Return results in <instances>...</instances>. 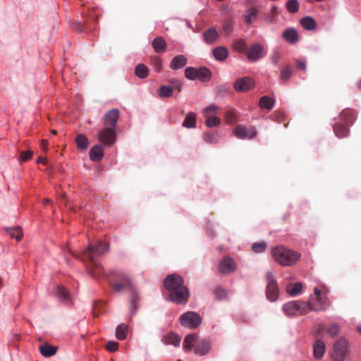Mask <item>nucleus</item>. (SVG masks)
<instances>
[{"label": "nucleus", "instance_id": "7c9ffc66", "mask_svg": "<svg viewBox=\"0 0 361 361\" xmlns=\"http://www.w3.org/2000/svg\"><path fill=\"white\" fill-rule=\"evenodd\" d=\"M300 24L302 27L307 30H314L317 27V23L314 19L310 16H306L300 20Z\"/></svg>", "mask_w": 361, "mask_h": 361}, {"label": "nucleus", "instance_id": "bf43d9fd", "mask_svg": "<svg viewBox=\"0 0 361 361\" xmlns=\"http://www.w3.org/2000/svg\"><path fill=\"white\" fill-rule=\"evenodd\" d=\"M223 29L226 35H228L233 30L232 23L231 22H226L224 24Z\"/></svg>", "mask_w": 361, "mask_h": 361}, {"label": "nucleus", "instance_id": "5fc2aeb1", "mask_svg": "<svg viewBox=\"0 0 361 361\" xmlns=\"http://www.w3.org/2000/svg\"><path fill=\"white\" fill-rule=\"evenodd\" d=\"M214 294L218 300H224L226 298V291L221 287L215 289Z\"/></svg>", "mask_w": 361, "mask_h": 361}, {"label": "nucleus", "instance_id": "f3484780", "mask_svg": "<svg viewBox=\"0 0 361 361\" xmlns=\"http://www.w3.org/2000/svg\"><path fill=\"white\" fill-rule=\"evenodd\" d=\"M211 346L210 341L204 338L197 342L195 346L194 352L196 355L202 356L209 353Z\"/></svg>", "mask_w": 361, "mask_h": 361}, {"label": "nucleus", "instance_id": "2f4dec72", "mask_svg": "<svg viewBox=\"0 0 361 361\" xmlns=\"http://www.w3.org/2000/svg\"><path fill=\"white\" fill-rule=\"evenodd\" d=\"M56 296L61 300L66 302L69 300L68 291L61 285H57L55 290Z\"/></svg>", "mask_w": 361, "mask_h": 361}, {"label": "nucleus", "instance_id": "dca6fc26", "mask_svg": "<svg viewBox=\"0 0 361 361\" xmlns=\"http://www.w3.org/2000/svg\"><path fill=\"white\" fill-rule=\"evenodd\" d=\"M330 306V302L326 294L319 295L316 298L315 303L311 305V310L315 312H323L326 310Z\"/></svg>", "mask_w": 361, "mask_h": 361}, {"label": "nucleus", "instance_id": "0e129e2a", "mask_svg": "<svg viewBox=\"0 0 361 361\" xmlns=\"http://www.w3.org/2000/svg\"><path fill=\"white\" fill-rule=\"evenodd\" d=\"M90 20H94V21L97 20V17H96V16H92V17L90 18V19H88V20H85L83 23H84V25L85 26V27H86V28H87V27H91V26H90Z\"/></svg>", "mask_w": 361, "mask_h": 361}, {"label": "nucleus", "instance_id": "473e14b6", "mask_svg": "<svg viewBox=\"0 0 361 361\" xmlns=\"http://www.w3.org/2000/svg\"><path fill=\"white\" fill-rule=\"evenodd\" d=\"M213 55L217 61H224L228 56L227 49L224 47H219L213 50Z\"/></svg>", "mask_w": 361, "mask_h": 361}, {"label": "nucleus", "instance_id": "ddd939ff", "mask_svg": "<svg viewBox=\"0 0 361 361\" xmlns=\"http://www.w3.org/2000/svg\"><path fill=\"white\" fill-rule=\"evenodd\" d=\"M119 117V111L117 109H112L107 111L103 118L104 126L111 127L115 129Z\"/></svg>", "mask_w": 361, "mask_h": 361}, {"label": "nucleus", "instance_id": "680f3d73", "mask_svg": "<svg viewBox=\"0 0 361 361\" xmlns=\"http://www.w3.org/2000/svg\"><path fill=\"white\" fill-rule=\"evenodd\" d=\"M296 67L298 70H305L306 63L302 60H298L296 62Z\"/></svg>", "mask_w": 361, "mask_h": 361}, {"label": "nucleus", "instance_id": "423d86ee", "mask_svg": "<svg viewBox=\"0 0 361 361\" xmlns=\"http://www.w3.org/2000/svg\"><path fill=\"white\" fill-rule=\"evenodd\" d=\"M267 282L266 296L270 302H275L279 297V287L274 275L271 271H267L265 275Z\"/></svg>", "mask_w": 361, "mask_h": 361}, {"label": "nucleus", "instance_id": "13d9d810", "mask_svg": "<svg viewBox=\"0 0 361 361\" xmlns=\"http://www.w3.org/2000/svg\"><path fill=\"white\" fill-rule=\"evenodd\" d=\"M281 59V55L278 51H274L271 56V62L274 64H277Z\"/></svg>", "mask_w": 361, "mask_h": 361}, {"label": "nucleus", "instance_id": "c756f323", "mask_svg": "<svg viewBox=\"0 0 361 361\" xmlns=\"http://www.w3.org/2000/svg\"><path fill=\"white\" fill-rule=\"evenodd\" d=\"M198 335L197 334H190L187 335L183 341V349L185 351L191 350L194 347V343L197 341Z\"/></svg>", "mask_w": 361, "mask_h": 361}, {"label": "nucleus", "instance_id": "a19ab883", "mask_svg": "<svg viewBox=\"0 0 361 361\" xmlns=\"http://www.w3.org/2000/svg\"><path fill=\"white\" fill-rule=\"evenodd\" d=\"M7 233L12 238H15L18 241H19L23 236L22 230L18 226L7 228Z\"/></svg>", "mask_w": 361, "mask_h": 361}, {"label": "nucleus", "instance_id": "69168bd1", "mask_svg": "<svg viewBox=\"0 0 361 361\" xmlns=\"http://www.w3.org/2000/svg\"><path fill=\"white\" fill-rule=\"evenodd\" d=\"M41 147L44 151L47 150L48 148V141L46 140H43L41 142Z\"/></svg>", "mask_w": 361, "mask_h": 361}, {"label": "nucleus", "instance_id": "aec40b11", "mask_svg": "<svg viewBox=\"0 0 361 361\" xmlns=\"http://www.w3.org/2000/svg\"><path fill=\"white\" fill-rule=\"evenodd\" d=\"M203 38L207 44H212L219 38V33L214 27H210L204 32Z\"/></svg>", "mask_w": 361, "mask_h": 361}, {"label": "nucleus", "instance_id": "1a4fd4ad", "mask_svg": "<svg viewBox=\"0 0 361 361\" xmlns=\"http://www.w3.org/2000/svg\"><path fill=\"white\" fill-rule=\"evenodd\" d=\"M116 139V130L114 128L104 126V128L99 131V140L106 145H113Z\"/></svg>", "mask_w": 361, "mask_h": 361}, {"label": "nucleus", "instance_id": "f8f14e48", "mask_svg": "<svg viewBox=\"0 0 361 361\" xmlns=\"http://www.w3.org/2000/svg\"><path fill=\"white\" fill-rule=\"evenodd\" d=\"M233 133L238 138L240 139H251L257 135V131L252 126L246 128L240 125L235 127V128L233 130Z\"/></svg>", "mask_w": 361, "mask_h": 361}, {"label": "nucleus", "instance_id": "ea45409f", "mask_svg": "<svg viewBox=\"0 0 361 361\" xmlns=\"http://www.w3.org/2000/svg\"><path fill=\"white\" fill-rule=\"evenodd\" d=\"M292 76V68L290 65H286L280 71V79L283 81H288Z\"/></svg>", "mask_w": 361, "mask_h": 361}, {"label": "nucleus", "instance_id": "864d4df0", "mask_svg": "<svg viewBox=\"0 0 361 361\" xmlns=\"http://www.w3.org/2000/svg\"><path fill=\"white\" fill-rule=\"evenodd\" d=\"M267 248V244L264 242L254 243L252 245V249L255 252L260 253L265 251Z\"/></svg>", "mask_w": 361, "mask_h": 361}, {"label": "nucleus", "instance_id": "6ab92c4d", "mask_svg": "<svg viewBox=\"0 0 361 361\" xmlns=\"http://www.w3.org/2000/svg\"><path fill=\"white\" fill-rule=\"evenodd\" d=\"M181 337L174 332H170L164 335L161 339V341L165 344H171L175 347H178L180 345Z\"/></svg>", "mask_w": 361, "mask_h": 361}, {"label": "nucleus", "instance_id": "a18cd8bd", "mask_svg": "<svg viewBox=\"0 0 361 361\" xmlns=\"http://www.w3.org/2000/svg\"><path fill=\"white\" fill-rule=\"evenodd\" d=\"M287 10L291 13H295L299 10V2L298 0H289L286 3Z\"/></svg>", "mask_w": 361, "mask_h": 361}, {"label": "nucleus", "instance_id": "e433bc0d", "mask_svg": "<svg viewBox=\"0 0 361 361\" xmlns=\"http://www.w3.org/2000/svg\"><path fill=\"white\" fill-rule=\"evenodd\" d=\"M128 334V326L122 324L117 326L116 331V336L118 339L122 341L124 340Z\"/></svg>", "mask_w": 361, "mask_h": 361}, {"label": "nucleus", "instance_id": "2eb2a0df", "mask_svg": "<svg viewBox=\"0 0 361 361\" xmlns=\"http://www.w3.org/2000/svg\"><path fill=\"white\" fill-rule=\"evenodd\" d=\"M90 274L94 278L99 277L104 273V269L102 265L96 260H82Z\"/></svg>", "mask_w": 361, "mask_h": 361}, {"label": "nucleus", "instance_id": "58836bf2", "mask_svg": "<svg viewBox=\"0 0 361 361\" xmlns=\"http://www.w3.org/2000/svg\"><path fill=\"white\" fill-rule=\"evenodd\" d=\"M302 288V285L300 283L289 284L286 288V291L290 295H295L301 291Z\"/></svg>", "mask_w": 361, "mask_h": 361}, {"label": "nucleus", "instance_id": "603ef678", "mask_svg": "<svg viewBox=\"0 0 361 361\" xmlns=\"http://www.w3.org/2000/svg\"><path fill=\"white\" fill-rule=\"evenodd\" d=\"M218 135L214 132L205 133L204 135V140L209 143L215 142L217 140Z\"/></svg>", "mask_w": 361, "mask_h": 361}, {"label": "nucleus", "instance_id": "79ce46f5", "mask_svg": "<svg viewBox=\"0 0 361 361\" xmlns=\"http://www.w3.org/2000/svg\"><path fill=\"white\" fill-rule=\"evenodd\" d=\"M173 92V87L169 85H162L159 87L158 94L161 97H170L172 96Z\"/></svg>", "mask_w": 361, "mask_h": 361}, {"label": "nucleus", "instance_id": "f257e3e1", "mask_svg": "<svg viewBox=\"0 0 361 361\" xmlns=\"http://www.w3.org/2000/svg\"><path fill=\"white\" fill-rule=\"evenodd\" d=\"M164 286L169 292V298L176 303H186L189 297L188 288L184 285V280L178 274L169 275L164 281Z\"/></svg>", "mask_w": 361, "mask_h": 361}, {"label": "nucleus", "instance_id": "6e6552de", "mask_svg": "<svg viewBox=\"0 0 361 361\" xmlns=\"http://www.w3.org/2000/svg\"><path fill=\"white\" fill-rule=\"evenodd\" d=\"M179 320L182 326L190 329L197 327L202 322L201 317L195 312H188L183 314Z\"/></svg>", "mask_w": 361, "mask_h": 361}, {"label": "nucleus", "instance_id": "39448f33", "mask_svg": "<svg viewBox=\"0 0 361 361\" xmlns=\"http://www.w3.org/2000/svg\"><path fill=\"white\" fill-rule=\"evenodd\" d=\"M109 250V245L98 241L95 245H89L87 250L82 252L81 260H95L94 257H100Z\"/></svg>", "mask_w": 361, "mask_h": 361}, {"label": "nucleus", "instance_id": "8fccbe9b", "mask_svg": "<svg viewBox=\"0 0 361 361\" xmlns=\"http://www.w3.org/2000/svg\"><path fill=\"white\" fill-rule=\"evenodd\" d=\"M18 161L20 162H25L30 159L33 156V152L31 150L20 151Z\"/></svg>", "mask_w": 361, "mask_h": 361}, {"label": "nucleus", "instance_id": "a211bd4d", "mask_svg": "<svg viewBox=\"0 0 361 361\" xmlns=\"http://www.w3.org/2000/svg\"><path fill=\"white\" fill-rule=\"evenodd\" d=\"M326 350L324 342L319 338H317L313 345V356L317 360H321Z\"/></svg>", "mask_w": 361, "mask_h": 361}, {"label": "nucleus", "instance_id": "7ed1b4c3", "mask_svg": "<svg viewBox=\"0 0 361 361\" xmlns=\"http://www.w3.org/2000/svg\"><path fill=\"white\" fill-rule=\"evenodd\" d=\"M271 255L275 261L281 266H293L300 259L301 255L283 246L272 249Z\"/></svg>", "mask_w": 361, "mask_h": 361}, {"label": "nucleus", "instance_id": "052dcab7", "mask_svg": "<svg viewBox=\"0 0 361 361\" xmlns=\"http://www.w3.org/2000/svg\"><path fill=\"white\" fill-rule=\"evenodd\" d=\"M152 63L157 71H160L161 68V59L158 57H156L152 59Z\"/></svg>", "mask_w": 361, "mask_h": 361}, {"label": "nucleus", "instance_id": "4d7b16f0", "mask_svg": "<svg viewBox=\"0 0 361 361\" xmlns=\"http://www.w3.org/2000/svg\"><path fill=\"white\" fill-rule=\"evenodd\" d=\"M226 119L228 123H233L237 121L236 115L234 111H228L226 113Z\"/></svg>", "mask_w": 361, "mask_h": 361}, {"label": "nucleus", "instance_id": "3c124183", "mask_svg": "<svg viewBox=\"0 0 361 361\" xmlns=\"http://www.w3.org/2000/svg\"><path fill=\"white\" fill-rule=\"evenodd\" d=\"M218 111H219V107L214 104H212V105L206 107L203 110V114H204V117H207V116H214L213 114L217 113Z\"/></svg>", "mask_w": 361, "mask_h": 361}, {"label": "nucleus", "instance_id": "c85d7f7f", "mask_svg": "<svg viewBox=\"0 0 361 361\" xmlns=\"http://www.w3.org/2000/svg\"><path fill=\"white\" fill-rule=\"evenodd\" d=\"M196 123L197 118L195 113L190 112L186 115L182 126L186 128H194L196 127Z\"/></svg>", "mask_w": 361, "mask_h": 361}, {"label": "nucleus", "instance_id": "9b49d317", "mask_svg": "<svg viewBox=\"0 0 361 361\" xmlns=\"http://www.w3.org/2000/svg\"><path fill=\"white\" fill-rule=\"evenodd\" d=\"M236 269L235 262L229 257H224L218 267V271L221 274H230Z\"/></svg>", "mask_w": 361, "mask_h": 361}, {"label": "nucleus", "instance_id": "e2e57ef3", "mask_svg": "<svg viewBox=\"0 0 361 361\" xmlns=\"http://www.w3.org/2000/svg\"><path fill=\"white\" fill-rule=\"evenodd\" d=\"M171 82L173 84V87L177 89L179 92L182 90V83L177 80H171Z\"/></svg>", "mask_w": 361, "mask_h": 361}, {"label": "nucleus", "instance_id": "412c9836", "mask_svg": "<svg viewBox=\"0 0 361 361\" xmlns=\"http://www.w3.org/2000/svg\"><path fill=\"white\" fill-rule=\"evenodd\" d=\"M104 157V148L100 145L93 146L90 150V158L93 161H99Z\"/></svg>", "mask_w": 361, "mask_h": 361}, {"label": "nucleus", "instance_id": "4c0bfd02", "mask_svg": "<svg viewBox=\"0 0 361 361\" xmlns=\"http://www.w3.org/2000/svg\"><path fill=\"white\" fill-rule=\"evenodd\" d=\"M148 73L149 70L147 67L142 63L138 64L135 69V75L140 78H147Z\"/></svg>", "mask_w": 361, "mask_h": 361}, {"label": "nucleus", "instance_id": "72a5a7b5", "mask_svg": "<svg viewBox=\"0 0 361 361\" xmlns=\"http://www.w3.org/2000/svg\"><path fill=\"white\" fill-rule=\"evenodd\" d=\"M75 142L78 149L85 151L89 146V140L87 137L83 134H79L75 138Z\"/></svg>", "mask_w": 361, "mask_h": 361}, {"label": "nucleus", "instance_id": "49530a36", "mask_svg": "<svg viewBox=\"0 0 361 361\" xmlns=\"http://www.w3.org/2000/svg\"><path fill=\"white\" fill-rule=\"evenodd\" d=\"M206 118V126L209 128L218 126L221 123V119L215 116H207Z\"/></svg>", "mask_w": 361, "mask_h": 361}, {"label": "nucleus", "instance_id": "37998d69", "mask_svg": "<svg viewBox=\"0 0 361 361\" xmlns=\"http://www.w3.org/2000/svg\"><path fill=\"white\" fill-rule=\"evenodd\" d=\"M278 17V11L276 6L274 5L271 7V11L265 15V20L270 23H274L276 22Z\"/></svg>", "mask_w": 361, "mask_h": 361}, {"label": "nucleus", "instance_id": "b1692460", "mask_svg": "<svg viewBox=\"0 0 361 361\" xmlns=\"http://www.w3.org/2000/svg\"><path fill=\"white\" fill-rule=\"evenodd\" d=\"M39 350L44 357H49L56 354L57 348L45 343L39 345Z\"/></svg>", "mask_w": 361, "mask_h": 361}, {"label": "nucleus", "instance_id": "393cba45", "mask_svg": "<svg viewBox=\"0 0 361 361\" xmlns=\"http://www.w3.org/2000/svg\"><path fill=\"white\" fill-rule=\"evenodd\" d=\"M283 37L290 44H295L298 41V35L294 28L286 29L283 32Z\"/></svg>", "mask_w": 361, "mask_h": 361}, {"label": "nucleus", "instance_id": "9d476101", "mask_svg": "<svg viewBox=\"0 0 361 361\" xmlns=\"http://www.w3.org/2000/svg\"><path fill=\"white\" fill-rule=\"evenodd\" d=\"M246 55L250 61H258L264 56V48L260 44L255 43L247 50Z\"/></svg>", "mask_w": 361, "mask_h": 361}, {"label": "nucleus", "instance_id": "338daca9", "mask_svg": "<svg viewBox=\"0 0 361 361\" xmlns=\"http://www.w3.org/2000/svg\"><path fill=\"white\" fill-rule=\"evenodd\" d=\"M217 90L219 92H228V90L227 88L224 86V85H220V86H218L217 87Z\"/></svg>", "mask_w": 361, "mask_h": 361}, {"label": "nucleus", "instance_id": "c9c22d12", "mask_svg": "<svg viewBox=\"0 0 361 361\" xmlns=\"http://www.w3.org/2000/svg\"><path fill=\"white\" fill-rule=\"evenodd\" d=\"M274 104V101L267 96L262 97L259 101V105L261 108L269 110L272 109Z\"/></svg>", "mask_w": 361, "mask_h": 361}, {"label": "nucleus", "instance_id": "6e6d98bb", "mask_svg": "<svg viewBox=\"0 0 361 361\" xmlns=\"http://www.w3.org/2000/svg\"><path fill=\"white\" fill-rule=\"evenodd\" d=\"M118 348V343L114 341H109L106 344V349L109 352H114Z\"/></svg>", "mask_w": 361, "mask_h": 361}, {"label": "nucleus", "instance_id": "0eeeda50", "mask_svg": "<svg viewBox=\"0 0 361 361\" xmlns=\"http://www.w3.org/2000/svg\"><path fill=\"white\" fill-rule=\"evenodd\" d=\"M348 354V342L341 338L333 345L331 357L334 361H343Z\"/></svg>", "mask_w": 361, "mask_h": 361}, {"label": "nucleus", "instance_id": "774afa93", "mask_svg": "<svg viewBox=\"0 0 361 361\" xmlns=\"http://www.w3.org/2000/svg\"><path fill=\"white\" fill-rule=\"evenodd\" d=\"M37 163H42L44 165H46L47 164V162L46 161L45 159L42 157H39L37 159Z\"/></svg>", "mask_w": 361, "mask_h": 361}, {"label": "nucleus", "instance_id": "4be33fe9", "mask_svg": "<svg viewBox=\"0 0 361 361\" xmlns=\"http://www.w3.org/2000/svg\"><path fill=\"white\" fill-rule=\"evenodd\" d=\"M187 63V58L184 55L175 56L170 63V68L172 70H178L183 68Z\"/></svg>", "mask_w": 361, "mask_h": 361}, {"label": "nucleus", "instance_id": "f704fd0d", "mask_svg": "<svg viewBox=\"0 0 361 361\" xmlns=\"http://www.w3.org/2000/svg\"><path fill=\"white\" fill-rule=\"evenodd\" d=\"M211 71L208 68L205 67L197 68V79H199L202 82H205L208 81L211 78Z\"/></svg>", "mask_w": 361, "mask_h": 361}, {"label": "nucleus", "instance_id": "20e7f679", "mask_svg": "<svg viewBox=\"0 0 361 361\" xmlns=\"http://www.w3.org/2000/svg\"><path fill=\"white\" fill-rule=\"evenodd\" d=\"M283 310L288 316L303 315L311 310V305L300 300L291 301L283 306Z\"/></svg>", "mask_w": 361, "mask_h": 361}, {"label": "nucleus", "instance_id": "c03bdc74", "mask_svg": "<svg viewBox=\"0 0 361 361\" xmlns=\"http://www.w3.org/2000/svg\"><path fill=\"white\" fill-rule=\"evenodd\" d=\"M233 49L239 52H246L247 50L246 42L243 39H238L233 43Z\"/></svg>", "mask_w": 361, "mask_h": 361}, {"label": "nucleus", "instance_id": "09e8293b", "mask_svg": "<svg viewBox=\"0 0 361 361\" xmlns=\"http://www.w3.org/2000/svg\"><path fill=\"white\" fill-rule=\"evenodd\" d=\"M197 68L193 67H188L185 70V75L188 79L195 80L197 79Z\"/></svg>", "mask_w": 361, "mask_h": 361}, {"label": "nucleus", "instance_id": "f03ea898", "mask_svg": "<svg viewBox=\"0 0 361 361\" xmlns=\"http://www.w3.org/2000/svg\"><path fill=\"white\" fill-rule=\"evenodd\" d=\"M112 274H114L116 279V281L111 284L112 288L116 292H122L126 290L130 292V310L132 314H135L138 308L140 298L132 279L124 273L113 271Z\"/></svg>", "mask_w": 361, "mask_h": 361}, {"label": "nucleus", "instance_id": "cd10ccee", "mask_svg": "<svg viewBox=\"0 0 361 361\" xmlns=\"http://www.w3.org/2000/svg\"><path fill=\"white\" fill-rule=\"evenodd\" d=\"M355 113L351 109H345L343 110L341 114V118L347 125H352L355 120Z\"/></svg>", "mask_w": 361, "mask_h": 361}, {"label": "nucleus", "instance_id": "a878e982", "mask_svg": "<svg viewBox=\"0 0 361 361\" xmlns=\"http://www.w3.org/2000/svg\"><path fill=\"white\" fill-rule=\"evenodd\" d=\"M152 47L157 53H161L166 50L167 44L161 37H156L152 42Z\"/></svg>", "mask_w": 361, "mask_h": 361}, {"label": "nucleus", "instance_id": "de8ad7c7", "mask_svg": "<svg viewBox=\"0 0 361 361\" xmlns=\"http://www.w3.org/2000/svg\"><path fill=\"white\" fill-rule=\"evenodd\" d=\"M326 331L330 336L335 337L340 332V326L338 324L333 323L327 327Z\"/></svg>", "mask_w": 361, "mask_h": 361}, {"label": "nucleus", "instance_id": "bb28decb", "mask_svg": "<svg viewBox=\"0 0 361 361\" xmlns=\"http://www.w3.org/2000/svg\"><path fill=\"white\" fill-rule=\"evenodd\" d=\"M259 14V10L256 7H252L247 9L244 15V20L247 24H251L255 20Z\"/></svg>", "mask_w": 361, "mask_h": 361}, {"label": "nucleus", "instance_id": "5701e85b", "mask_svg": "<svg viewBox=\"0 0 361 361\" xmlns=\"http://www.w3.org/2000/svg\"><path fill=\"white\" fill-rule=\"evenodd\" d=\"M334 132L338 138H343L348 136L349 133V128L346 125L341 123H336L334 124Z\"/></svg>", "mask_w": 361, "mask_h": 361}, {"label": "nucleus", "instance_id": "4468645a", "mask_svg": "<svg viewBox=\"0 0 361 361\" xmlns=\"http://www.w3.org/2000/svg\"><path fill=\"white\" fill-rule=\"evenodd\" d=\"M234 88L238 92H246L254 87V81L249 77H244L238 79L234 82Z\"/></svg>", "mask_w": 361, "mask_h": 361}]
</instances>
